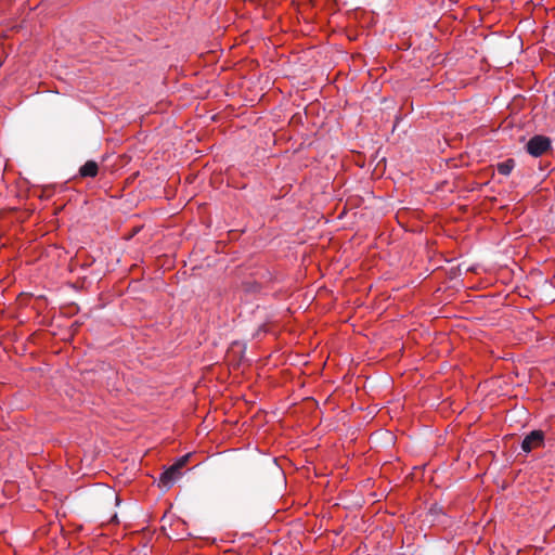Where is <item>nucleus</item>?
Wrapping results in <instances>:
<instances>
[{"mask_svg": "<svg viewBox=\"0 0 555 555\" xmlns=\"http://www.w3.org/2000/svg\"><path fill=\"white\" fill-rule=\"evenodd\" d=\"M190 457V454H185L177 460V462L171 465L168 469H166L159 477V485L163 488L169 489L172 487L175 481L180 476L181 468L186 464L188 460Z\"/></svg>", "mask_w": 555, "mask_h": 555, "instance_id": "obj_1", "label": "nucleus"}, {"mask_svg": "<svg viewBox=\"0 0 555 555\" xmlns=\"http://www.w3.org/2000/svg\"><path fill=\"white\" fill-rule=\"evenodd\" d=\"M552 147L550 138L541 134L533 135L526 144V151L533 157H540Z\"/></svg>", "mask_w": 555, "mask_h": 555, "instance_id": "obj_2", "label": "nucleus"}, {"mask_svg": "<svg viewBox=\"0 0 555 555\" xmlns=\"http://www.w3.org/2000/svg\"><path fill=\"white\" fill-rule=\"evenodd\" d=\"M544 433L540 429L532 430L528 435L525 436V438L521 441V450L526 454L530 453L531 451L535 449H540L544 447Z\"/></svg>", "mask_w": 555, "mask_h": 555, "instance_id": "obj_3", "label": "nucleus"}, {"mask_svg": "<svg viewBox=\"0 0 555 555\" xmlns=\"http://www.w3.org/2000/svg\"><path fill=\"white\" fill-rule=\"evenodd\" d=\"M99 166L94 160H88L79 169V175L83 178H94L98 175Z\"/></svg>", "mask_w": 555, "mask_h": 555, "instance_id": "obj_4", "label": "nucleus"}, {"mask_svg": "<svg viewBox=\"0 0 555 555\" xmlns=\"http://www.w3.org/2000/svg\"><path fill=\"white\" fill-rule=\"evenodd\" d=\"M515 167V160L513 158H508L502 163L496 165V170L502 176H508Z\"/></svg>", "mask_w": 555, "mask_h": 555, "instance_id": "obj_5", "label": "nucleus"}]
</instances>
